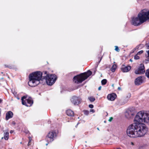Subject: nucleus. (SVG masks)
<instances>
[{
	"label": "nucleus",
	"instance_id": "obj_1",
	"mask_svg": "<svg viewBox=\"0 0 149 149\" xmlns=\"http://www.w3.org/2000/svg\"><path fill=\"white\" fill-rule=\"evenodd\" d=\"M134 123L129 125L127 129V135L133 138L144 136L148 130L147 126L143 122L149 124V111H141L138 112L135 116Z\"/></svg>",
	"mask_w": 149,
	"mask_h": 149
},
{
	"label": "nucleus",
	"instance_id": "obj_2",
	"mask_svg": "<svg viewBox=\"0 0 149 149\" xmlns=\"http://www.w3.org/2000/svg\"><path fill=\"white\" fill-rule=\"evenodd\" d=\"M44 73L46 75L42 77V73L40 71H36L30 74L29 75V85L31 87L37 86L40 83V81L45 79L47 84L49 86L52 85L55 82L57 77L54 74H48L47 71Z\"/></svg>",
	"mask_w": 149,
	"mask_h": 149
},
{
	"label": "nucleus",
	"instance_id": "obj_3",
	"mask_svg": "<svg viewBox=\"0 0 149 149\" xmlns=\"http://www.w3.org/2000/svg\"><path fill=\"white\" fill-rule=\"evenodd\" d=\"M92 73L91 71L88 70L86 72L77 75L74 77L73 81L77 84L81 83L90 76Z\"/></svg>",
	"mask_w": 149,
	"mask_h": 149
},
{
	"label": "nucleus",
	"instance_id": "obj_4",
	"mask_svg": "<svg viewBox=\"0 0 149 149\" xmlns=\"http://www.w3.org/2000/svg\"><path fill=\"white\" fill-rule=\"evenodd\" d=\"M146 20L142 11L138 14V17H133L132 20V24L135 26H138L143 23Z\"/></svg>",
	"mask_w": 149,
	"mask_h": 149
},
{
	"label": "nucleus",
	"instance_id": "obj_5",
	"mask_svg": "<svg viewBox=\"0 0 149 149\" xmlns=\"http://www.w3.org/2000/svg\"><path fill=\"white\" fill-rule=\"evenodd\" d=\"M56 136V132L54 130L50 131L47 134L46 136L45 140L48 142L46 145L47 146L48 143L54 141Z\"/></svg>",
	"mask_w": 149,
	"mask_h": 149
},
{
	"label": "nucleus",
	"instance_id": "obj_6",
	"mask_svg": "<svg viewBox=\"0 0 149 149\" xmlns=\"http://www.w3.org/2000/svg\"><path fill=\"white\" fill-rule=\"evenodd\" d=\"M26 98V96H24L22 97V104L27 107L31 106L33 103L32 99L31 97Z\"/></svg>",
	"mask_w": 149,
	"mask_h": 149
},
{
	"label": "nucleus",
	"instance_id": "obj_7",
	"mask_svg": "<svg viewBox=\"0 0 149 149\" xmlns=\"http://www.w3.org/2000/svg\"><path fill=\"white\" fill-rule=\"evenodd\" d=\"M81 100L80 98L75 96L72 97L71 99V102L75 105L79 104L81 102Z\"/></svg>",
	"mask_w": 149,
	"mask_h": 149
},
{
	"label": "nucleus",
	"instance_id": "obj_8",
	"mask_svg": "<svg viewBox=\"0 0 149 149\" xmlns=\"http://www.w3.org/2000/svg\"><path fill=\"white\" fill-rule=\"evenodd\" d=\"M145 72L144 65L142 64H141L140 65L138 69L135 71V73L136 74H143Z\"/></svg>",
	"mask_w": 149,
	"mask_h": 149
},
{
	"label": "nucleus",
	"instance_id": "obj_9",
	"mask_svg": "<svg viewBox=\"0 0 149 149\" xmlns=\"http://www.w3.org/2000/svg\"><path fill=\"white\" fill-rule=\"evenodd\" d=\"M134 115V112L130 110H129L127 111L125 114L126 117L128 119H130L132 118Z\"/></svg>",
	"mask_w": 149,
	"mask_h": 149
},
{
	"label": "nucleus",
	"instance_id": "obj_10",
	"mask_svg": "<svg viewBox=\"0 0 149 149\" xmlns=\"http://www.w3.org/2000/svg\"><path fill=\"white\" fill-rule=\"evenodd\" d=\"M116 97L117 96L116 94L113 93L109 94L107 96V98L109 100L113 101L115 100Z\"/></svg>",
	"mask_w": 149,
	"mask_h": 149
},
{
	"label": "nucleus",
	"instance_id": "obj_11",
	"mask_svg": "<svg viewBox=\"0 0 149 149\" xmlns=\"http://www.w3.org/2000/svg\"><path fill=\"white\" fill-rule=\"evenodd\" d=\"M143 14H144L146 20L149 19V11L146 10H142Z\"/></svg>",
	"mask_w": 149,
	"mask_h": 149
},
{
	"label": "nucleus",
	"instance_id": "obj_12",
	"mask_svg": "<svg viewBox=\"0 0 149 149\" xmlns=\"http://www.w3.org/2000/svg\"><path fill=\"white\" fill-rule=\"evenodd\" d=\"M143 80L142 77H139L136 79L135 80V84L136 85H139L142 83Z\"/></svg>",
	"mask_w": 149,
	"mask_h": 149
},
{
	"label": "nucleus",
	"instance_id": "obj_13",
	"mask_svg": "<svg viewBox=\"0 0 149 149\" xmlns=\"http://www.w3.org/2000/svg\"><path fill=\"white\" fill-rule=\"evenodd\" d=\"M131 69V66H128L122 67L121 70L123 72H127L130 71Z\"/></svg>",
	"mask_w": 149,
	"mask_h": 149
},
{
	"label": "nucleus",
	"instance_id": "obj_14",
	"mask_svg": "<svg viewBox=\"0 0 149 149\" xmlns=\"http://www.w3.org/2000/svg\"><path fill=\"white\" fill-rule=\"evenodd\" d=\"M13 115V113L11 111L8 112L6 114V119L8 120L9 118H12Z\"/></svg>",
	"mask_w": 149,
	"mask_h": 149
},
{
	"label": "nucleus",
	"instance_id": "obj_15",
	"mask_svg": "<svg viewBox=\"0 0 149 149\" xmlns=\"http://www.w3.org/2000/svg\"><path fill=\"white\" fill-rule=\"evenodd\" d=\"M67 115L70 116H74V113L73 111L70 109H68L66 111Z\"/></svg>",
	"mask_w": 149,
	"mask_h": 149
},
{
	"label": "nucleus",
	"instance_id": "obj_16",
	"mask_svg": "<svg viewBox=\"0 0 149 149\" xmlns=\"http://www.w3.org/2000/svg\"><path fill=\"white\" fill-rule=\"evenodd\" d=\"M4 138L6 140H8L9 138V132H6L4 133Z\"/></svg>",
	"mask_w": 149,
	"mask_h": 149
},
{
	"label": "nucleus",
	"instance_id": "obj_17",
	"mask_svg": "<svg viewBox=\"0 0 149 149\" xmlns=\"http://www.w3.org/2000/svg\"><path fill=\"white\" fill-rule=\"evenodd\" d=\"M88 100L91 102H93L95 100V98L93 96L89 97L88 98Z\"/></svg>",
	"mask_w": 149,
	"mask_h": 149
},
{
	"label": "nucleus",
	"instance_id": "obj_18",
	"mask_svg": "<svg viewBox=\"0 0 149 149\" xmlns=\"http://www.w3.org/2000/svg\"><path fill=\"white\" fill-rule=\"evenodd\" d=\"M116 67L117 66L116 65L113 64L111 69V71L113 72H115L116 68Z\"/></svg>",
	"mask_w": 149,
	"mask_h": 149
},
{
	"label": "nucleus",
	"instance_id": "obj_19",
	"mask_svg": "<svg viewBox=\"0 0 149 149\" xmlns=\"http://www.w3.org/2000/svg\"><path fill=\"white\" fill-rule=\"evenodd\" d=\"M107 82V80L106 79H104L101 81L102 84V85H105L106 84Z\"/></svg>",
	"mask_w": 149,
	"mask_h": 149
},
{
	"label": "nucleus",
	"instance_id": "obj_20",
	"mask_svg": "<svg viewBox=\"0 0 149 149\" xmlns=\"http://www.w3.org/2000/svg\"><path fill=\"white\" fill-rule=\"evenodd\" d=\"M146 74L148 78H149V68L147 70L146 73Z\"/></svg>",
	"mask_w": 149,
	"mask_h": 149
},
{
	"label": "nucleus",
	"instance_id": "obj_21",
	"mask_svg": "<svg viewBox=\"0 0 149 149\" xmlns=\"http://www.w3.org/2000/svg\"><path fill=\"white\" fill-rule=\"evenodd\" d=\"M29 142L28 144V145L29 146L31 144V139L30 136L29 137Z\"/></svg>",
	"mask_w": 149,
	"mask_h": 149
},
{
	"label": "nucleus",
	"instance_id": "obj_22",
	"mask_svg": "<svg viewBox=\"0 0 149 149\" xmlns=\"http://www.w3.org/2000/svg\"><path fill=\"white\" fill-rule=\"evenodd\" d=\"M138 55H137V54H136L134 56V59L137 60L139 58V56H138Z\"/></svg>",
	"mask_w": 149,
	"mask_h": 149
},
{
	"label": "nucleus",
	"instance_id": "obj_23",
	"mask_svg": "<svg viewBox=\"0 0 149 149\" xmlns=\"http://www.w3.org/2000/svg\"><path fill=\"white\" fill-rule=\"evenodd\" d=\"M84 114L86 115H87L89 114V111H88L85 110L84 111Z\"/></svg>",
	"mask_w": 149,
	"mask_h": 149
},
{
	"label": "nucleus",
	"instance_id": "obj_24",
	"mask_svg": "<svg viewBox=\"0 0 149 149\" xmlns=\"http://www.w3.org/2000/svg\"><path fill=\"white\" fill-rule=\"evenodd\" d=\"M115 50L118 52H119L120 51V50L119 49V48L117 46H115Z\"/></svg>",
	"mask_w": 149,
	"mask_h": 149
},
{
	"label": "nucleus",
	"instance_id": "obj_25",
	"mask_svg": "<svg viewBox=\"0 0 149 149\" xmlns=\"http://www.w3.org/2000/svg\"><path fill=\"white\" fill-rule=\"evenodd\" d=\"M143 52V50L140 51L139 52L137 53V55H140Z\"/></svg>",
	"mask_w": 149,
	"mask_h": 149
},
{
	"label": "nucleus",
	"instance_id": "obj_26",
	"mask_svg": "<svg viewBox=\"0 0 149 149\" xmlns=\"http://www.w3.org/2000/svg\"><path fill=\"white\" fill-rule=\"evenodd\" d=\"M12 93L15 95H17V93L14 90H12Z\"/></svg>",
	"mask_w": 149,
	"mask_h": 149
},
{
	"label": "nucleus",
	"instance_id": "obj_27",
	"mask_svg": "<svg viewBox=\"0 0 149 149\" xmlns=\"http://www.w3.org/2000/svg\"><path fill=\"white\" fill-rule=\"evenodd\" d=\"M24 132L26 134H28L29 133V131L27 129H25L24 130Z\"/></svg>",
	"mask_w": 149,
	"mask_h": 149
},
{
	"label": "nucleus",
	"instance_id": "obj_28",
	"mask_svg": "<svg viewBox=\"0 0 149 149\" xmlns=\"http://www.w3.org/2000/svg\"><path fill=\"white\" fill-rule=\"evenodd\" d=\"M93 105L91 104H90L89 105V107L91 108H93Z\"/></svg>",
	"mask_w": 149,
	"mask_h": 149
},
{
	"label": "nucleus",
	"instance_id": "obj_29",
	"mask_svg": "<svg viewBox=\"0 0 149 149\" xmlns=\"http://www.w3.org/2000/svg\"><path fill=\"white\" fill-rule=\"evenodd\" d=\"M146 46L147 47V48L149 49V42L146 44Z\"/></svg>",
	"mask_w": 149,
	"mask_h": 149
},
{
	"label": "nucleus",
	"instance_id": "obj_30",
	"mask_svg": "<svg viewBox=\"0 0 149 149\" xmlns=\"http://www.w3.org/2000/svg\"><path fill=\"white\" fill-rule=\"evenodd\" d=\"M113 119V118L112 117H111L109 118L108 120L109 122H111Z\"/></svg>",
	"mask_w": 149,
	"mask_h": 149
},
{
	"label": "nucleus",
	"instance_id": "obj_31",
	"mask_svg": "<svg viewBox=\"0 0 149 149\" xmlns=\"http://www.w3.org/2000/svg\"><path fill=\"white\" fill-rule=\"evenodd\" d=\"M90 112L93 113L95 112V111L93 109H91L90 110Z\"/></svg>",
	"mask_w": 149,
	"mask_h": 149
},
{
	"label": "nucleus",
	"instance_id": "obj_32",
	"mask_svg": "<svg viewBox=\"0 0 149 149\" xmlns=\"http://www.w3.org/2000/svg\"><path fill=\"white\" fill-rule=\"evenodd\" d=\"M101 86H100L99 87V88H98V90L99 91L101 89Z\"/></svg>",
	"mask_w": 149,
	"mask_h": 149
},
{
	"label": "nucleus",
	"instance_id": "obj_33",
	"mask_svg": "<svg viewBox=\"0 0 149 149\" xmlns=\"http://www.w3.org/2000/svg\"><path fill=\"white\" fill-rule=\"evenodd\" d=\"M115 149H121L120 147H117Z\"/></svg>",
	"mask_w": 149,
	"mask_h": 149
},
{
	"label": "nucleus",
	"instance_id": "obj_34",
	"mask_svg": "<svg viewBox=\"0 0 149 149\" xmlns=\"http://www.w3.org/2000/svg\"><path fill=\"white\" fill-rule=\"evenodd\" d=\"M118 90H121V88H120V87H118Z\"/></svg>",
	"mask_w": 149,
	"mask_h": 149
},
{
	"label": "nucleus",
	"instance_id": "obj_35",
	"mask_svg": "<svg viewBox=\"0 0 149 149\" xmlns=\"http://www.w3.org/2000/svg\"><path fill=\"white\" fill-rule=\"evenodd\" d=\"M147 53H148V56H149V50L147 51Z\"/></svg>",
	"mask_w": 149,
	"mask_h": 149
},
{
	"label": "nucleus",
	"instance_id": "obj_36",
	"mask_svg": "<svg viewBox=\"0 0 149 149\" xmlns=\"http://www.w3.org/2000/svg\"><path fill=\"white\" fill-rule=\"evenodd\" d=\"M2 102V100L1 99H0V104Z\"/></svg>",
	"mask_w": 149,
	"mask_h": 149
},
{
	"label": "nucleus",
	"instance_id": "obj_37",
	"mask_svg": "<svg viewBox=\"0 0 149 149\" xmlns=\"http://www.w3.org/2000/svg\"><path fill=\"white\" fill-rule=\"evenodd\" d=\"M129 97H130V96H131V94H129Z\"/></svg>",
	"mask_w": 149,
	"mask_h": 149
},
{
	"label": "nucleus",
	"instance_id": "obj_38",
	"mask_svg": "<svg viewBox=\"0 0 149 149\" xmlns=\"http://www.w3.org/2000/svg\"><path fill=\"white\" fill-rule=\"evenodd\" d=\"M12 132H12V131H10V133H12Z\"/></svg>",
	"mask_w": 149,
	"mask_h": 149
},
{
	"label": "nucleus",
	"instance_id": "obj_39",
	"mask_svg": "<svg viewBox=\"0 0 149 149\" xmlns=\"http://www.w3.org/2000/svg\"><path fill=\"white\" fill-rule=\"evenodd\" d=\"M5 66H6V67H8V66H7L6 65H5Z\"/></svg>",
	"mask_w": 149,
	"mask_h": 149
},
{
	"label": "nucleus",
	"instance_id": "obj_40",
	"mask_svg": "<svg viewBox=\"0 0 149 149\" xmlns=\"http://www.w3.org/2000/svg\"><path fill=\"white\" fill-rule=\"evenodd\" d=\"M106 114H107V115H106V116H107V115H108V113H107V112H106Z\"/></svg>",
	"mask_w": 149,
	"mask_h": 149
},
{
	"label": "nucleus",
	"instance_id": "obj_41",
	"mask_svg": "<svg viewBox=\"0 0 149 149\" xmlns=\"http://www.w3.org/2000/svg\"><path fill=\"white\" fill-rule=\"evenodd\" d=\"M97 129L98 130H99V128H97Z\"/></svg>",
	"mask_w": 149,
	"mask_h": 149
},
{
	"label": "nucleus",
	"instance_id": "obj_42",
	"mask_svg": "<svg viewBox=\"0 0 149 149\" xmlns=\"http://www.w3.org/2000/svg\"><path fill=\"white\" fill-rule=\"evenodd\" d=\"M13 124H15V123L14 122H13Z\"/></svg>",
	"mask_w": 149,
	"mask_h": 149
},
{
	"label": "nucleus",
	"instance_id": "obj_43",
	"mask_svg": "<svg viewBox=\"0 0 149 149\" xmlns=\"http://www.w3.org/2000/svg\"><path fill=\"white\" fill-rule=\"evenodd\" d=\"M8 149H12L11 148H8Z\"/></svg>",
	"mask_w": 149,
	"mask_h": 149
},
{
	"label": "nucleus",
	"instance_id": "obj_44",
	"mask_svg": "<svg viewBox=\"0 0 149 149\" xmlns=\"http://www.w3.org/2000/svg\"><path fill=\"white\" fill-rule=\"evenodd\" d=\"M112 86H113V85H112Z\"/></svg>",
	"mask_w": 149,
	"mask_h": 149
},
{
	"label": "nucleus",
	"instance_id": "obj_45",
	"mask_svg": "<svg viewBox=\"0 0 149 149\" xmlns=\"http://www.w3.org/2000/svg\"><path fill=\"white\" fill-rule=\"evenodd\" d=\"M3 137H2L1 139H3Z\"/></svg>",
	"mask_w": 149,
	"mask_h": 149
},
{
	"label": "nucleus",
	"instance_id": "obj_46",
	"mask_svg": "<svg viewBox=\"0 0 149 149\" xmlns=\"http://www.w3.org/2000/svg\"><path fill=\"white\" fill-rule=\"evenodd\" d=\"M130 61H131V59H130Z\"/></svg>",
	"mask_w": 149,
	"mask_h": 149
}]
</instances>
